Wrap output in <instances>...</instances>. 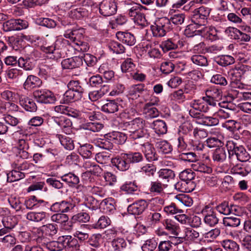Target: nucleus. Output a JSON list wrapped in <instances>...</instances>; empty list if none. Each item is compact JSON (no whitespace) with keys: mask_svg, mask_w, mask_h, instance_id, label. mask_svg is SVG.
Wrapping results in <instances>:
<instances>
[{"mask_svg":"<svg viewBox=\"0 0 251 251\" xmlns=\"http://www.w3.org/2000/svg\"><path fill=\"white\" fill-rule=\"evenodd\" d=\"M195 2L191 1L188 6L184 7L185 10H188L186 8L190 6L189 9L191 10V21L192 22L197 26V28H201L205 25L206 23V20L209 17L211 9L208 7L201 6L199 8L193 9L192 7L194 5Z\"/></svg>","mask_w":251,"mask_h":251,"instance_id":"obj_1","label":"nucleus"},{"mask_svg":"<svg viewBox=\"0 0 251 251\" xmlns=\"http://www.w3.org/2000/svg\"><path fill=\"white\" fill-rule=\"evenodd\" d=\"M156 147L159 151L163 153L167 154L171 152L172 147L171 145L165 140H161L156 142Z\"/></svg>","mask_w":251,"mask_h":251,"instance_id":"obj_47","label":"nucleus"},{"mask_svg":"<svg viewBox=\"0 0 251 251\" xmlns=\"http://www.w3.org/2000/svg\"><path fill=\"white\" fill-rule=\"evenodd\" d=\"M82 29H75L71 31L68 30L64 34V36L66 38H69L72 40L75 44L83 38Z\"/></svg>","mask_w":251,"mask_h":251,"instance_id":"obj_35","label":"nucleus"},{"mask_svg":"<svg viewBox=\"0 0 251 251\" xmlns=\"http://www.w3.org/2000/svg\"><path fill=\"white\" fill-rule=\"evenodd\" d=\"M117 11V4L115 0H103L100 5V13L104 16L113 15Z\"/></svg>","mask_w":251,"mask_h":251,"instance_id":"obj_8","label":"nucleus"},{"mask_svg":"<svg viewBox=\"0 0 251 251\" xmlns=\"http://www.w3.org/2000/svg\"><path fill=\"white\" fill-rule=\"evenodd\" d=\"M44 246L50 251H61L63 249V246L58 239L50 242L48 240Z\"/></svg>","mask_w":251,"mask_h":251,"instance_id":"obj_53","label":"nucleus"},{"mask_svg":"<svg viewBox=\"0 0 251 251\" xmlns=\"http://www.w3.org/2000/svg\"><path fill=\"white\" fill-rule=\"evenodd\" d=\"M19 107L16 104L10 101L5 102L0 105V112L2 113L17 111Z\"/></svg>","mask_w":251,"mask_h":251,"instance_id":"obj_48","label":"nucleus"},{"mask_svg":"<svg viewBox=\"0 0 251 251\" xmlns=\"http://www.w3.org/2000/svg\"><path fill=\"white\" fill-rule=\"evenodd\" d=\"M229 158L236 159L241 162H246L250 158V154L243 146L235 139L229 140L226 143Z\"/></svg>","mask_w":251,"mask_h":251,"instance_id":"obj_2","label":"nucleus"},{"mask_svg":"<svg viewBox=\"0 0 251 251\" xmlns=\"http://www.w3.org/2000/svg\"><path fill=\"white\" fill-rule=\"evenodd\" d=\"M180 180L187 182H194L195 177V173L191 169H186L182 171L179 175Z\"/></svg>","mask_w":251,"mask_h":251,"instance_id":"obj_50","label":"nucleus"},{"mask_svg":"<svg viewBox=\"0 0 251 251\" xmlns=\"http://www.w3.org/2000/svg\"><path fill=\"white\" fill-rule=\"evenodd\" d=\"M198 33L201 36L212 41H215L220 38L219 31L213 26H202L200 29H198Z\"/></svg>","mask_w":251,"mask_h":251,"instance_id":"obj_9","label":"nucleus"},{"mask_svg":"<svg viewBox=\"0 0 251 251\" xmlns=\"http://www.w3.org/2000/svg\"><path fill=\"white\" fill-rule=\"evenodd\" d=\"M35 240L37 243L41 244L42 246H44L48 240L47 236L45 235V232L43 230V227L37 229Z\"/></svg>","mask_w":251,"mask_h":251,"instance_id":"obj_60","label":"nucleus"},{"mask_svg":"<svg viewBox=\"0 0 251 251\" xmlns=\"http://www.w3.org/2000/svg\"><path fill=\"white\" fill-rule=\"evenodd\" d=\"M47 203L43 200H38L35 196H32L25 201V205L27 209H33L38 208L42 205L45 206Z\"/></svg>","mask_w":251,"mask_h":251,"instance_id":"obj_23","label":"nucleus"},{"mask_svg":"<svg viewBox=\"0 0 251 251\" xmlns=\"http://www.w3.org/2000/svg\"><path fill=\"white\" fill-rule=\"evenodd\" d=\"M191 60L194 64L200 66L204 67L208 65L207 58L202 55H194L191 56Z\"/></svg>","mask_w":251,"mask_h":251,"instance_id":"obj_61","label":"nucleus"},{"mask_svg":"<svg viewBox=\"0 0 251 251\" xmlns=\"http://www.w3.org/2000/svg\"><path fill=\"white\" fill-rule=\"evenodd\" d=\"M144 122L143 119L136 118L128 123V131H134L143 127Z\"/></svg>","mask_w":251,"mask_h":251,"instance_id":"obj_51","label":"nucleus"},{"mask_svg":"<svg viewBox=\"0 0 251 251\" xmlns=\"http://www.w3.org/2000/svg\"><path fill=\"white\" fill-rule=\"evenodd\" d=\"M35 240L37 243L41 244L42 246H44L48 240L47 236L45 235V232L43 230V227L37 229Z\"/></svg>","mask_w":251,"mask_h":251,"instance_id":"obj_59","label":"nucleus"},{"mask_svg":"<svg viewBox=\"0 0 251 251\" xmlns=\"http://www.w3.org/2000/svg\"><path fill=\"white\" fill-rule=\"evenodd\" d=\"M192 93L189 94L187 89H182L176 91L170 95V98L172 100L176 101L179 103L183 102L186 100H190L192 98Z\"/></svg>","mask_w":251,"mask_h":251,"instance_id":"obj_16","label":"nucleus"},{"mask_svg":"<svg viewBox=\"0 0 251 251\" xmlns=\"http://www.w3.org/2000/svg\"><path fill=\"white\" fill-rule=\"evenodd\" d=\"M90 216L86 212H80L74 215L72 218L73 223H86L90 220Z\"/></svg>","mask_w":251,"mask_h":251,"instance_id":"obj_58","label":"nucleus"},{"mask_svg":"<svg viewBox=\"0 0 251 251\" xmlns=\"http://www.w3.org/2000/svg\"><path fill=\"white\" fill-rule=\"evenodd\" d=\"M2 223L4 227L11 229L17 224L18 222L15 217L9 216L3 217Z\"/></svg>","mask_w":251,"mask_h":251,"instance_id":"obj_56","label":"nucleus"},{"mask_svg":"<svg viewBox=\"0 0 251 251\" xmlns=\"http://www.w3.org/2000/svg\"><path fill=\"white\" fill-rule=\"evenodd\" d=\"M93 151V146L90 144H85L81 146L78 149L79 154L85 158H89L91 157Z\"/></svg>","mask_w":251,"mask_h":251,"instance_id":"obj_45","label":"nucleus"},{"mask_svg":"<svg viewBox=\"0 0 251 251\" xmlns=\"http://www.w3.org/2000/svg\"><path fill=\"white\" fill-rule=\"evenodd\" d=\"M157 246V242L154 238L147 240L142 246L143 251H153Z\"/></svg>","mask_w":251,"mask_h":251,"instance_id":"obj_63","label":"nucleus"},{"mask_svg":"<svg viewBox=\"0 0 251 251\" xmlns=\"http://www.w3.org/2000/svg\"><path fill=\"white\" fill-rule=\"evenodd\" d=\"M109 137H110V140H112L113 144H122L126 142L127 139V136L124 133L118 131L109 133Z\"/></svg>","mask_w":251,"mask_h":251,"instance_id":"obj_31","label":"nucleus"},{"mask_svg":"<svg viewBox=\"0 0 251 251\" xmlns=\"http://www.w3.org/2000/svg\"><path fill=\"white\" fill-rule=\"evenodd\" d=\"M231 75H235L237 78L242 76L248 81H251V66L246 65H241L236 67L231 72Z\"/></svg>","mask_w":251,"mask_h":251,"instance_id":"obj_11","label":"nucleus"},{"mask_svg":"<svg viewBox=\"0 0 251 251\" xmlns=\"http://www.w3.org/2000/svg\"><path fill=\"white\" fill-rule=\"evenodd\" d=\"M159 178L162 180L163 183H167L171 179L174 178L175 176L173 171L171 169H161L158 172Z\"/></svg>","mask_w":251,"mask_h":251,"instance_id":"obj_30","label":"nucleus"},{"mask_svg":"<svg viewBox=\"0 0 251 251\" xmlns=\"http://www.w3.org/2000/svg\"><path fill=\"white\" fill-rule=\"evenodd\" d=\"M127 134L130 139L133 140L140 139L143 140V139L148 138L149 136L146 130L144 129L143 127L134 130V131H128Z\"/></svg>","mask_w":251,"mask_h":251,"instance_id":"obj_26","label":"nucleus"},{"mask_svg":"<svg viewBox=\"0 0 251 251\" xmlns=\"http://www.w3.org/2000/svg\"><path fill=\"white\" fill-rule=\"evenodd\" d=\"M151 127L154 132L158 134H164L167 131V127L165 122L161 120H157L153 121L151 124Z\"/></svg>","mask_w":251,"mask_h":251,"instance_id":"obj_25","label":"nucleus"},{"mask_svg":"<svg viewBox=\"0 0 251 251\" xmlns=\"http://www.w3.org/2000/svg\"><path fill=\"white\" fill-rule=\"evenodd\" d=\"M116 36L120 42L127 46H133L136 43L134 36L130 32L118 31Z\"/></svg>","mask_w":251,"mask_h":251,"instance_id":"obj_18","label":"nucleus"},{"mask_svg":"<svg viewBox=\"0 0 251 251\" xmlns=\"http://www.w3.org/2000/svg\"><path fill=\"white\" fill-rule=\"evenodd\" d=\"M96 145L100 148L107 150L112 149L113 147V142L109 137V134H107L106 136L103 138L98 139L96 141Z\"/></svg>","mask_w":251,"mask_h":251,"instance_id":"obj_34","label":"nucleus"},{"mask_svg":"<svg viewBox=\"0 0 251 251\" xmlns=\"http://www.w3.org/2000/svg\"><path fill=\"white\" fill-rule=\"evenodd\" d=\"M57 137L60 141L62 146L67 150H72L74 149L75 146L73 139L66 135L57 134Z\"/></svg>","mask_w":251,"mask_h":251,"instance_id":"obj_33","label":"nucleus"},{"mask_svg":"<svg viewBox=\"0 0 251 251\" xmlns=\"http://www.w3.org/2000/svg\"><path fill=\"white\" fill-rule=\"evenodd\" d=\"M85 203L86 206L90 210L92 211H97L99 212V207L100 206V202L92 196H88L85 198Z\"/></svg>","mask_w":251,"mask_h":251,"instance_id":"obj_49","label":"nucleus"},{"mask_svg":"<svg viewBox=\"0 0 251 251\" xmlns=\"http://www.w3.org/2000/svg\"><path fill=\"white\" fill-rule=\"evenodd\" d=\"M196 184L194 182H187L180 180L175 184V188L178 191L189 193L192 192L195 188Z\"/></svg>","mask_w":251,"mask_h":251,"instance_id":"obj_21","label":"nucleus"},{"mask_svg":"<svg viewBox=\"0 0 251 251\" xmlns=\"http://www.w3.org/2000/svg\"><path fill=\"white\" fill-rule=\"evenodd\" d=\"M33 97L39 103L44 104H54L57 100L54 94L46 89H38L33 92Z\"/></svg>","mask_w":251,"mask_h":251,"instance_id":"obj_5","label":"nucleus"},{"mask_svg":"<svg viewBox=\"0 0 251 251\" xmlns=\"http://www.w3.org/2000/svg\"><path fill=\"white\" fill-rule=\"evenodd\" d=\"M241 248L247 251H251V235L245 234L240 239Z\"/></svg>","mask_w":251,"mask_h":251,"instance_id":"obj_64","label":"nucleus"},{"mask_svg":"<svg viewBox=\"0 0 251 251\" xmlns=\"http://www.w3.org/2000/svg\"><path fill=\"white\" fill-rule=\"evenodd\" d=\"M147 206V201L141 200L128 206L127 211L133 215H140L145 211Z\"/></svg>","mask_w":251,"mask_h":251,"instance_id":"obj_17","label":"nucleus"},{"mask_svg":"<svg viewBox=\"0 0 251 251\" xmlns=\"http://www.w3.org/2000/svg\"><path fill=\"white\" fill-rule=\"evenodd\" d=\"M226 158V152L224 148H218L215 150L213 154L214 161L223 162Z\"/></svg>","mask_w":251,"mask_h":251,"instance_id":"obj_41","label":"nucleus"},{"mask_svg":"<svg viewBox=\"0 0 251 251\" xmlns=\"http://www.w3.org/2000/svg\"><path fill=\"white\" fill-rule=\"evenodd\" d=\"M111 245L115 251H122L126 247L125 240L122 238H117L112 240Z\"/></svg>","mask_w":251,"mask_h":251,"instance_id":"obj_55","label":"nucleus"},{"mask_svg":"<svg viewBox=\"0 0 251 251\" xmlns=\"http://www.w3.org/2000/svg\"><path fill=\"white\" fill-rule=\"evenodd\" d=\"M88 11L84 8H77L72 9L69 12L70 17L75 19H80L88 15Z\"/></svg>","mask_w":251,"mask_h":251,"instance_id":"obj_38","label":"nucleus"},{"mask_svg":"<svg viewBox=\"0 0 251 251\" xmlns=\"http://www.w3.org/2000/svg\"><path fill=\"white\" fill-rule=\"evenodd\" d=\"M47 214L45 212H29L26 215L27 220L33 222H39L46 218Z\"/></svg>","mask_w":251,"mask_h":251,"instance_id":"obj_28","label":"nucleus"},{"mask_svg":"<svg viewBox=\"0 0 251 251\" xmlns=\"http://www.w3.org/2000/svg\"><path fill=\"white\" fill-rule=\"evenodd\" d=\"M99 208H100L103 213H108L115 210V206L112 203V201L111 199H104L100 203Z\"/></svg>","mask_w":251,"mask_h":251,"instance_id":"obj_40","label":"nucleus"},{"mask_svg":"<svg viewBox=\"0 0 251 251\" xmlns=\"http://www.w3.org/2000/svg\"><path fill=\"white\" fill-rule=\"evenodd\" d=\"M201 213L204 216V222L206 225L210 226H214L218 224L219 219L212 206L209 205L204 206L202 208Z\"/></svg>","mask_w":251,"mask_h":251,"instance_id":"obj_7","label":"nucleus"},{"mask_svg":"<svg viewBox=\"0 0 251 251\" xmlns=\"http://www.w3.org/2000/svg\"><path fill=\"white\" fill-rule=\"evenodd\" d=\"M160 46L164 51L174 50L178 48V45L176 44V41L172 39H168L163 42Z\"/></svg>","mask_w":251,"mask_h":251,"instance_id":"obj_62","label":"nucleus"},{"mask_svg":"<svg viewBox=\"0 0 251 251\" xmlns=\"http://www.w3.org/2000/svg\"><path fill=\"white\" fill-rule=\"evenodd\" d=\"M240 219L234 216L226 217L223 219V224L225 226L237 227L240 225Z\"/></svg>","mask_w":251,"mask_h":251,"instance_id":"obj_39","label":"nucleus"},{"mask_svg":"<svg viewBox=\"0 0 251 251\" xmlns=\"http://www.w3.org/2000/svg\"><path fill=\"white\" fill-rule=\"evenodd\" d=\"M193 129V126L189 122H185L180 126L179 130V135L187 138V136L191 135Z\"/></svg>","mask_w":251,"mask_h":251,"instance_id":"obj_57","label":"nucleus"},{"mask_svg":"<svg viewBox=\"0 0 251 251\" xmlns=\"http://www.w3.org/2000/svg\"><path fill=\"white\" fill-rule=\"evenodd\" d=\"M170 28V21L169 19L166 17L159 19L151 26L153 36L156 37L164 36Z\"/></svg>","mask_w":251,"mask_h":251,"instance_id":"obj_4","label":"nucleus"},{"mask_svg":"<svg viewBox=\"0 0 251 251\" xmlns=\"http://www.w3.org/2000/svg\"><path fill=\"white\" fill-rule=\"evenodd\" d=\"M145 84L140 83L133 85L130 87L128 91V94L130 96L134 97H139V94L142 93L145 89Z\"/></svg>","mask_w":251,"mask_h":251,"instance_id":"obj_52","label":"nucleus"},{"mask_svg":"<svg viewBox=\"0 0 251 251\" xmlns=\"http://www.w3.org/2000/svg\"><path fill=\"white\" fill-rule=\"evenodd\" d=\"M190 106L194 109L203 112H207L211 110L213 107L210 106V104L205 103L204 100H195L191 102Z\"/></svg>","mask_w":251,"mask_h":251,"instance_id":"obj_24","label":"nucleus"},{"mask_svg":"<svg viewBox=\"0 0 251 251\" xmlns=\"http://www.w3.org/2000/svg\"><path fill=\"white\" fill-rule=\"evenodd\" d=\"M42 227L45 232V235L49 237H53L58 231V227L55 224H48L43 225Z\"/></svg>","mask_w":251,"mask_h":251,"instance_id":"obj_42","label":"nucleus"},{"mask_svg":"<svg viewBox=\"0 0 251 251\" xmlns=\"http://www.w3.org/2000/svg\"><path fill=\"white\" fill-rule=\"evenodd\" d=\"M219 119L217 118L207 116L202 114L200 117L199 121L197 122L201 125L211 126L217 125L219 124Z\"/></svg>","mask_w":251,"mask_h":251,"instance_id":"obj_27","label":"nucleus"},{"mask_svg":"<svg viewBox=\"0 0 251 251\" xmlns=\"http://www.w3.org/2000/svg\"><path fill=\"white\" fill-rule=\"evenodd\" d=\"M19 102L20 105L25 108V109L29 112H35L37 109V107L35 102L28 97L21 95L19 97Z\"/></svg>","mask_w":251,"mask_h":251,"instance_id":"obj_20","label":"nucleus"},{"mask_svg":"<svg viewBox=\"0 0 251 251\" xmlns=\"http://www.w3.org/2000/svg\"><path fill=\"white\" fill-rule=\"evenodd\" d=\"M141 145L142 146L141 150L148 161H153L158 159V156L156 153L155 149L151 144L146 142L141 144Z\"/></svg>","mask_w":251,"mask_h":251,"instance_id":"obj_14","label":"nucleus"},{"mask_svg":"<svg viewBox=\"0 0 251 251\" xmlns=\"http://www.w3.org/2000/svg\"><path fill=\"white\" fill-rule=\"evenodd\" d=\"M61 44V41L56 39L55 37L46 35L44 39L43 45L40 48L45 53L52 51V50L57 48L58 46Z\"/></svg>","mask_w":251,"mask_h":251,"instance_id":"obj_10","label":"nucleus"},{"mask_svg":"<svg viewBox=\"0 0 251 251\" xmlns=\"http://www.w3.org/2000/svg\"><path fill=\"white\" fill-rule=\"evenodd\" d=\"M205 95L219 102L222 98V92L216 88H210L206 90Z\"/></svg>","mask_w":251,"mask_h":251,"instance_id":"obj_43","label":"nucleus"},{"mask_svg":"<svg viewBox=\"0 0 251 251\" xmlns=\"http://www.w3.org/2000/svg\"><path fill=\"white\" fill-rule=\"evenodd\" d=\"M222 246L228 251H238L239 245L231 240H224L221 242Z\"/></svg>","mask_w":251,"mask_h":251,"instance_id":"obj_54","label":"nucleus"},{"mask_svg":"<svg viewBox=\"0 0 251 251\" xmlns=\"http://www.w3.org/2000/svg\"><path fill=\"white\" fill-rule=\"evenodd\" d=\"M192 168L194 171L201 173L209 174L212 172V169L206 165L201 162L196 161L191 165Z\"/></svg>","mask_w":251,"mask_h":251,"instance_id":"obj_44","label":"nucleus"},{"mask_svg":"<svg viewBox=\"0 0 251 251\" xmlns=\"http://www.w3.org/2000/svg\"><path fill=\"white\" fill-rule=\"evenodd\" d=\"M42 84L41 79L33 75H30L27 76L25 82L23 84L25 89L29 90L36 87H40Z\"/></svg>","mask_w":251,"mask_h":251,"instance_id":"obj_22","label":"nucleus"},{"mask_svg":"<svg viewBox=\"0 0 251 251\" xmlns=\"http://www.w3.org/2000/svg\"><path fill=\"white\" fill-rule=\"evenodd\" d=\"M7 181L14 182L20 180L25 177V173H22L18 170H13L7 174Z\"/></svg>","mask_w":251,"mask_h":251,"instance_id":"obj_46","label":"nucleus"},{"mask_svg":"<svg viewBox=\"0 0 251 251\" xmlns=\"http://www.w3.org/2000/svg\"><path fill=\"white\" fill-rule=\"evenodd\" d=\"M33 59L29 57H20L18 60V64L20 67L25 71H30L34 68Z\"/></svg>","mask_w":251,"mask_h":251,"instance_id":"obj_36","label":"nucleus"},{"mask_svg":"<svg viewBox=\"0 0 251 251\" xmlns=\"http://www.w3.org/2000/svg\"><path fill=\"white\" fill-rule=\"evenodd\" d=\"M110 90L107 84L101 85L100 89L91 91L89 93V98L92 101H96L102 98Z\"/></svg>","mask_w":251,"mask_h":251,"instance_id":"obj_19","label":"nucleus"},{"mask_svg":"<svg viewBox=\"0 0 251 251\" xmlns=\"http://www.w3.org/2000/svg\"><path fill=\"white\" fill-rule=\"evenodd\" d=\"M112 164L116 167L120 171H125L130 167V162L126 153L122 154L121 156H117L111 160Z\"/></svg>","mask_w":251,"mask_h":251,"instance_id":"obj_12","label":"nucleus"},{"mask_svg":"<svg viewBox=\"0 0 251 251\" xmlns=\"http://www.w3.org/2000/svg\"><path fill=\"white\" fill-rule=\"evenodd\" d=\"M64 69H73L82 65V59L80 56H75L64 59L61 62Z\"/></svg>","mask_w":251,"mask_h":251,"instance_id":"obj_15","label":"nucleus"},{"mask_svg":"<svg viewBox=\"0 0 251 251\" xmlns=\"http://www.w3.org/2000/svg\"><path fill=\"white\" fill-rule=\"evenodd\" d=\"M140 5L134 4L128 10V14L134 22L142 27L148 25L145 14L141 11Z\"/></svg>","mask_w":251,"mask_h":251,"instance_id":"obj_6","label":"nucleus"},{"mask_svg":"<svg viewBox=\"0 0 251 251\" xmlns=\"http://www.w3.org/2000/svg\"><path fill=\"white\" fill-rule=\"evenodd\" d=\"M162 225L168 232L175 236H178L180 232V228L178 223L173 218L166 219L163 220Z\"/></svg>","mask_w":251,"mask_h":251,"instance_id":"obj_13","label":"nucleus"},{"mask_svg":"<svg viewBox=\"0 0 251 251\" xmlns=\"http://www.w3.org/2000/svg\"><path fill=\"white\" fill-rule=\"evenodd\" d=\"M103 127V125L100 123L88 122L80 126V128L93 132H99Z\"/></svg>","mask_w":251,"mask_h":251,"instance_id":"obj_37","label":"nucleus"},{"mask_svg":"<svg viewBox=\"0 0 251 251\" xmlns=\"http://www.w3.org/2000/svg\"><path fill=\"white\" fill-rule=\"evenodd\" d=\"M61 179L72 187H75L79 182V177L71 173L66 174L62 176Z\"/></svg>","mask_w":251,"mask_h":251,"instance_id":"obj_32","label":"nucleus"},{"mask_svg":"<svg viewBox=\"0 0 251 251\" xmlns=\"http://www.w3.org/2000/svg\"><path fill=\"white\" fill-rule=\"evenodd\" d=\"M69 89L63 95L62 100L64 103H68L80 100L83 95L84 89L78 80H71L68 84Z\"/></svg>","mask_w":251,"mask_h":251,"instance_id":"obj_3","label":"nucleus"},{"mask_svg":"<svg viewBox=\"0 0 251 251\" xmlns=\"http://www.w3.org/2000/svg\"><path fill=\"white\" fill-rule=\"evenodd\" d=\"M119 105L115 100H108L101 107V110L105 113H114L119 110Z\"/></svg>","mask_w":251,"mask_h":251,"instance_id":"obj_29","label":"nucleus"}]
</instances>
